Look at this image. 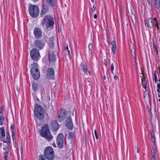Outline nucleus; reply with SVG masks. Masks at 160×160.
Returning <instances> with one entry per match:
<instances>
[{
	"instance_id": "nucleus-56",
	"label": "nucleus",
	"mask_w": 160,
	"mask_h": 160,
	"mask_svg": "<svg viewBox=\"0 0 160 160\" xmlns=\"http://www.w3.org/2000/svg\"><path fill=\"white\" fill-rule=\"evenodd\" d=\"M52 145H53V146L54 147H56V145L55 144V143H54L52 144Z\"/></svg>"
},
{
	"instance_id": "nucleus-17",
	"label": "nucleus",
	"mask_w": 160,
	"mask_h": 160,
	"mask_svg": "<svg viewBox=\"0 0 160 160\" xmlns=\"http://www.w3.org/2000/svg\"><path fill=\"white\" fill-rule=\"evenodd\" d=\"M48 57L49 62H53L56 61V57L55 54L53 52L51 53H49L48 54Z\"/></svg>"
},
{
	"instance_id": "nucleus-28",
	"label": "nucleus",
	"mask_w": 160,
	"mask_h": 160,
	"mask_svg": "<svg viewBox=\"0 0 160 160\" xmlns=\"http://www.w3.org/2000/svg\"><path fill=\"white\" fill-rule=\"evenodd\" d=\"M89 53L91 54L92 53V50L93 49V45L92 44H89L88 45Z\"/></svg>"
},
{
	"instance_id": "nucleus-58",
	"label": "nucleus",
	"mask_w": 160,
	"mask_h": 160,
	"mask_svg": "<svg viewBox=\"0 0 160 160\" xmlns=\"http://www.w3.org/2000/svg\"><path fill=\"white\" fill-rule=\"evenodd\" d=\"M65 49H67V50H68V46L67 45V48Z\"/></svg>"
},
{
	"instance_id": "nucleus-25",
	"label": "nucleus",
	"mask_w": 160,
	"mask_h": 160,
	"mask_svg": "<svg viewBox=\"0 0 160 160\" xmlns=\"http://www.w3.org/2000/svg\"><path fill=\"white\" fill-rule=\"evenodd\" d=\"M0 133L2 137H5V127L4 126L0 128Z\"/></svg>"
},
{
	"instance_id": "nucleus-41",
	"label": "nucleus",
	"mask_w": 160,
	"mask_h": 160,
	"mask_svg": "<svg viewBox=\"0 0 160 160\" xmlns=\"http://www.w3.org/2000/svg\"><path fill=\"white\" fill-rule=\"evenodd\" d=\"M148 2V5L150 7H151L152 6V3H151V2H150V0H147Z\"/></svg>"
},
{
	"instance_id": "nucleus-60",
	"label": "nucleus",
	"mask_w": 160,
	"mask_h": 160,
	"mask_svg": "<svg viewBox=\"0 0 160 160\" xmlns=\"http://www.w3.org/2000/svg\"><path fill=\"white\" fill-rule=\"evenodd\" d=\"M103 79H106V77L105 76H104L103 77Z\"/></svg>"
},
{
	"instance_id": "nucleus-64",
	"label": "nucleus",
	"mask_w": 160,
	"mask_h": 160,
	"mask_svg": "<svg viewBox=\"0 0 160 160\" xmlns=\"http://www.w3.org/2000/svg\"><path fill=\"white\" fill-rule=\"evenodd\" d=\"M155 82L156 83L157 82V81H155Z\"/></svg>"
},
{
	"instance_id": "nucleus-12",
	"label": "nucleus",
	"mask_w": 160,
	"mask_h": 160,
	"mask_svg": "<svg viewBox=\"0 0 160 160\" xmlns=\"http://www.w3.org/2000/svg\"><path fill=\"white\" fill-rule=\"evenodd\" d=\"M51 130L53 131H56L59 129V125L55 120H52L50 123Z\"/></svg>"
},
{
	"instance_id": "nucleus-3",
	"label": "nucleus",
	"mask_w": 160,
	"mask_h": 160,
	"mask_svg": "<svg viewBox=\"0 0 160 160\" xmlns=\"http://www.w3.org/2000/svg\"><path fill=\"white\" fill-rule=\"evenodd\" d=\"M42 129L40 132L41 135L45 138L48 141H51L53 138L51 135L48 124H44L42 127Z\"/></svg>"
},
{
	"instance_id": "nucleus-26",
	"label": "nucleus",
	"mask_w": 160,
	"mask_h": 160,
	"mask_svg": "<svg viewBox=\"0 0 160 160\" xmlns=\"http://www.w3.org/2000/svg\"><path fill=\"white\" fill-rule=\"evenodd\" d=\"M160 0H155L154 5L155 7L158 9L160 7Z\"/></svg>"
},
{
	"instance_id": "nucleus-52",
	"label": "nucleus",
	"mask_w": 160,
	"mask_h": 160,
	"mask_svg": "<svg viewBox=\"0 0 160 160\" xmlns=\"http://www.w3.org/2000/svg\"><path fill=\"white\" fill-rule=\"evenodd\" d=\"M154 20H155V22L156 23H158V21L157 20V19L156 18H154Z\"/></svg>"
},
{
	"instance_id": "nucleus-50",
	"label": "nucleus",
	"mask_w": 160,
	"mask_h": 160,
	"mask_svg": "<svg viewBox=\"0 0 160 160\" xmlns=\"http://www.w3.org/2000/svg\"><path fill=\"white\" fill-rule=\"evenodd\" d=\"M114 78L115 79H119L118 77L117 76H114Z\"/></svg>"
},
{
	"instance_id": "nucleus-4",
	"label": "nucleus",
	"mask_w": 160,
	"mask_h": 160,
	"mask_svg": "<svg viewBox=\"0 0 160 160\" xmlns=\"http://www.w3.org/2000/svg\"><path fill=\"white\" fill-rule=\"evenodd\" d=\"M6 140L7 141V145H5L4 147L3 148V149L5 151L3 153V154H4L3 159L4 160H8L7 158L9 155V149L10 145V136L8 132L6 133Z\"/></svg>"
},
{
	"instance_id": "nucleus-2",
	"label": "nucleus",
	"mask_w": 160,
	"mask_h": 160,
	"mask_svg": "<svg viewBox=\"0 0 160 160\" xmlns=\"http://www.w3.org/2000/svg\"><path fill=\"white\" fill-rule=\"evenodd\" d=\"M41 24L43 27L45 26L48 29L50 30L52 29L54 24L53 18L50 16H46L42 20Z\"/></svg>"
},
{
	"instance_id": "nucleus-32",
	"label": "nucleus",
	"mask_w": 160,
	"mask_h": 160,
	"mask_svg": "<svg viewBox=\"0 0 160 160\" xmlns=\"http://www.w3.org/2000/svg\"><path fill=\"white\" fill-rule=\"evenodd\" d=\"M81 66L82 67V69L83 70L84 69L87 68V65L86 64H81Z\"/></svg>"
},
{
	"instance_id": "nucleus-20",
	"label": "nucleus",
	"mask_w": 160,
	"mask_h": 160,
	"mask_svg": "<svg viewBox=\"0 0 160 160\" xmlns=\"http://www.w3.org/2000/svg\"><path fill=\"white\" fill-rule=\"evenodd\" d=\"M46 2L52 7H55L56 3V0H46Z\"/></svg>"
},
{
	"instance_id": "nucleus-35",
	"label": "nucleus",
	"mask_w": 160,
	"mask_h": 160,
	"mask_svg": "<svg viewBox=\"0 0 160 160\" xmlns=\"http://www.w3.org/2000/svg\"><path fill=\"white\" fill-rule=\"evenodd\" d=\"M14 126L13 124H12L10 127V129L11 132H14Z\"/></svg>"
},
{
	"instance_id": "nucleus-7",
	"label": "nucleus",
	"mask_w": 160,
	"mask_h": 160,
	"mask_svg": "<svg viewBox=\"0 0 160 160\" xmlns=\"http://www.w3.org/2000/svg\"><path fill=\"white\" fill-rule=\"evenodd\" d=\"M67 115V111L64 109H62L57 114V119L59 122L63 121Z\"/></svg>"
},
{
	"instance_id": "nucleus-62",
	"label": "nucleus",
	"mask_w": 160,
	"mask_h": 160,
	"mask_svg": "<svg viewBox=\"0 0 160 160\" xmlns=\"http://www.w3.org/2000/svg\"><path fill=\"white\" fill-rule=\"evenodd\" d=\"M0 146H2V143H0Z\"/></svg>"
},
{
	"instance_id": "nucleus-49",
	"label": "nucleus",
	"mask_w": 160,
	"mask_h": 160,
	"mask_svg": "<svg viewBox=\"0 0 160 160\" xmlns=\"http://www.w3.org/2000/svg\"><path fill=\"white\" fill-rule=\"evenodd\" d=\"M151 136H154V132L152 130L151 131Z\"/></svg>"
},
{
	"instance_id": "nucleus-43",
	"label": "nucleus",
	"mask_w": 160,
	"mask_h": 160,
	"mask_svg": "<svg viewBox=\"0 0 160 160\" xmlns=\"http://www.w3.org/2000/svg\"><path fill=\"white\" fill-rule=\"evenodd\" d=\"M4 107L3 106H2V107H0V111L2 112L3 111H4Z\"/></svg>"
},
{
	"instance_id": "nucleus-61",
	"label": "nucleus",
	"mask_w": 160,
	"mask_h": 160,
	"mask_svg": "<svg viewBox=\"0 0 160 160\" xmlns=\"http://www.w3.org/2000/svg\"><path fill=\"white\" fill-rule=\"evenodd\" d=\"M2 111H0V114L2 113Z\"/></svg>"
},
{
	"instance_id": "nucleus-48",
	"label": "nucleus",
	"mask_w": 160,
	"mask_h": 160,
	"mask_svg": "<svg viewBox=\"0 0 160 160\" xmlns=\"http://www.w3.org/2000/svg\"><path fill=\"white\" fill-rule=\"evenodd\" d=\"M12 137H15V132H12Z\"/></svg>"
},
{
	"instance_id": "nucleus-47",
	"label": "nucleus",
	"mask_w": 160,
	"mask_h": 160,
	"mask_svg": "<svg viewBox=\"0 0 160 160\" xmlns=\"http://www.w3.org/2000/svg\"><path fill=\"white\" fill-rule=\"evenodd\" d=\"M142 77L141 76V77L142 78L141 80H143L142 78H143V79H144L145 78V74H142Z\"/></svg>"
},
{
	"instance_id": "nucleus-45",
	"label": "nucleus",
	"mask_w": 160,
	"mask_h": 160,
	"mask_svg": "<svg viewBox=\"0 0 160 160\" xmlns=\"http://www.w3.org/2000/svg\"><path fill=\"white\" fill-rule=\"evenodd\" d=\"M104 63L106 66H107V61L106 59H105L104 60Z\"/></svg>"
},
{
	"instance_id": "nucleus-27",
	"label": "nucleus",
	"mask_w": 160,
	"mask_h": 160,
	"mask_svg": "<svg viewBox=\"0 0 160 160\" xmlns=\"http://www.w3.org/2000/svg\"><path fill=\"white\" fill-rule=\"evenodd\" d=\"M5 121L3 115H0V125L1 126H2L4 124V121Z\"/></svg>"
},
{
	"instance_id": "nucleus-5",
	"label": "nucleus",
	"mask_w": 160,
	"mask_h": 160,
	"mask_svg": "<svg viewBox=\"0 0 160 160\" xmlns=\"http://www.w3.org/2000/svg\"><path fill=\"white\" fill-rule=\"evenodd\" d=\"M44 155L45 157L48 160H54V152L51 147H48L46 148Z\"/></svg>"
},
{
	"instance_id": "nucleus-59",
	"label": "nucleus",
	"mask_w": 160,
	"mask_h": 160,
	"mask_svg": "<svg viewBox=\"0 0 160 160\" xmlns=\"http://www.w3.org/2000/svg\"><path fill=\"white\" fill-rule=\"evenodd\" d=\"M92 3H94V0H91Z\"/></svg>"
},
{
	"instance_id": "nucleus-8",
	"label": "nucleus",
	"mask_w": 160,
	"mask_h": 160,
	"mask_svg": "<svg viewBox=\"0 0 160 160\" xmlns=\"http://www.w3.org/2000/svg\"><path fill=\"white\" fill-rule=\"evenodd\" d=\"M64 136L62 133H60L58 135L57 138V144L58 148H62L63 147Z\"/></svg>"
},
{
	"instance_id": "nucleus-14",
	"label": "nucleus",
	"mask_w": 160,
	"mask_h": 160,
	"mask_svg": "<svg viewBox=\"0 0 160 160\" xmlns=\"http://www.w3.org/2000/svg\"><path fill=\"white\" fill-rule=\"evenodd\" d=\"M33 33L35 37L36 38L39 39L42 38V31L39 28L37 27L34 28Z\"/></svg>"
},
{
	"instance_id": "nucleus-37",
	"label": "nucleus",
	"mask_w": 160,
	"mask_h": 160,
	"mask_svg": "<svg viewBox=\"0 0 160 160\" xmlns=\"http://www.w3.org/2000/svg\"><path fill=\"white\" fill-rule=\"evenodd\" d=\"M153 48L155 49V50L156 51L157 54H158V50L157 48V47L155 45V44H153Z\"/></svg>"
},
{
	"instance_id": "nucleus-57",
	"label": "nucleus",
	"mask_w": 160,
	"mask_h": 160,
	"mask_svg": "<svg viewBox=\"0 0 160 160\" xmlns=\"http://www.w3.org/2000/svg\"><path fill=\"white\" fill-rule=\"evenodd\" d=\"M137 152L138 153L139 152V150L138 148H137Z\"/></svg>"
},
{
	"instance_id": "nucleus-55",
	"label": "nucleus",
	"mask_w": 160,
	"mask_h": 160,
	"mask_svg": "<svg viewBox=\"0 0 160 160\" xmlns=\"http://www.w3.org/2000/svg\"><path fill=\"white\" fill-rule=\"evenodd\" d=\"M12 139L13 141H14L15 139V137H12Z\"/></svg>"
},
{
	"instance_id": "nucleus-22",
	"label": "nucleus",
	"mask_w": 160,
	"mask_h": 160,
	"mask_svg": "<svg viewBox=\"0 0 160 160\" xmlns=\"http://www.w3.org/2000/svg\"><path fill=\"white\" fill-rule=\"evenodd\" d=\"M147 81H142V84L143 87L144 88V90H143L144 92L147 91Z\"/></svg>"
},
{
	"instance_id": "nucleus-38",
	"label": "nucleus",
	"mask_w": 160,
	"mask_h": 160,
	"mask_svg": "<svg viewBox=\"0 0 160 160\" xmlns=\"http://www.w3.org/2000/svg\"><path fill=\"white\" fill-rule=\"evenodd\" d=\"M155 25V26L157 28L158 31H159V26L158 25V22L156 23Z\"/></svg>"
},
{
	"instance_id": "nucleus-42",
	"label": "nucleus",
	"mask_w": 160,
	"mask_h": 160,
	"mask_svg": "<svg viewBox=\"0 0 160 160\" xmlns=\"http://www.w3.org/2000/svg\"><path fill=\"white\" fill-rule=\"evenodd\" d=\"M154 80H158V78H157V75L155 72L154 74Z\"/></svg>"
},
{
	"instance_id": "nucleus-31",
	"label": "nucleus",
	"mask_w": 160,
	"mask_h": 160,
	"mask_svg": "<svg viewBox=\"0 0 160 160\" xmlns=\"http://www.w3.org/2000/svg\"><path fill=\"white\" fill-rule=\"evenodd\" d=\"M45 158L43 155H40L39 156L38 160H46Z\"/></svg>"
},
{
	"instance_id": "nucleus-16",
	"label": "nucleus",
	"mask_w": 160,
	"mask_h": 160,
	"mask_svg": "<svg viewBox=\"0 0 160 160\" xmlns=\"http://www.w3.org/2000/svg\"><path fill=\"white\" fill-rule=\"evenodd\" d=\"M144 22L146 26L150 28H152L154 27V24L152 18H149L147 19L144 20Z\"/></svg>"
},
{
	"instance_id": "nucleus-46",
	"label": "nucleus",
	"mask_w": 160,
	"mask_h": 160,
	"mask_svg": "<svg viewBox=\"0 0 160 160\" xmlns=\"http://www.w3.org/2000/svg\"><path fill=\"white\" fill-rule=\"evenodd\" d=\"M91 10L92 12H94L95 10V8L94 6L93 7V8L91 9Z\"/></svg>"
},
{
	"instance_id": "nucleus-10",
	"label": "nucleus",
	"mask_w": 160,
	"mask_h": 160,
	"mask_svg": "<svg viewBox=\"0 0 160 160\" xmlns=\"http://www.w3.org/2000/svg\"><path fill=\"white\" fill-rule=\"evenodd\" d=\"M31 73L33 78L35 80H38L40 77V72L37 68H32L31 69Z\"/></svg>"
},
{
	"instance_id": "nucleus-39",
	"label": "nucleus",
	"mask_w": 160,
	"mask_h": 160,
	"mask_svg": "<svg viewBox=\"0 0 160 160\" xmlns=\"http://www.w3.org/2000/svg\"><path fill=\"white\" fill-rule=\"evenodd\" d=\"M94 131V134H95V135L96 138V139L98 140V136L97 135V132L96 130L95 129Z\"/></svg>"
},
{
	"instance_id": "nucleus-11",
	"label": "nucleus",
	"mask_w": 160,
	"mask_h": 160,
	"mask_svg": "<svg viewBox=\"0 0 160 160\" xmlns=\"http://www.w3.org/2000/svg\"><path fill=\"white\" fill-rule=\"evenodd\" d=\"M54 71L52 68H49L47 71L46 77L48 79H54Z\"/></svg>"
},
{
	"instance_id": "nucleus-53",
	"label": "nucleus",
	"mask_w": 160,
	"mask_h": 160,
	"mask_svg": "<svg viewBox=\"0 0 160 160\" xmlns=\"http://www.w3.org/2000/svg\"><path fill=\"white\" fill-rule=\"evenodd\" d=\"M67 51H68V55L69 56H70V50H68Z\"/></svg>"
},
{
	"instance_id": "nucleus-30",
	"label": "nucleus",
	"mask_w": 160,
	"mask_h": 160,
	"mask_svg": "<svg viewBox=\"0 0 160 160\" xmlns=\"http://www.w3.org/2000/svg\"><path fill=\"white\" fill-rule=\"evenodd\" d=\"M0 140L1 141L3 142L4 143H7V141L5 140V137H1L0 135Z\"/></svg>"
},
{
	"instance_id": "nucleus-44",
	"label": "nucleus",
	"mask_w": 160,
	"mask_h": 160,
	"mask_svg": "<svg viewBox=\"0 0 160 160\" xmlns=\"http://www.w3.org/2000/svg\"><path fill=\"white\" fill-rule=\"evenodd\" d=\"M83 70L85 73H86V74L88 72L87 68H86L84 69V70Z\"/></svg>"
},
{
	"instance_id": "nucleus-51",
	"label": "nucleus",
	"mask_w": 160,
	"mask_h": 160,
	"mask_svg": "<svg viewBox=\"0 0 160 160\" xmlns=\"http://www.w3.org/2000/svg\"><path fill=\"white\" fill-rule=\"evenodd\" d=\"M94 18L95 19H96L97 18V15L96 14H95L94 15Z\"/></svg>"
},
{
	"instance_id": "nucleus-36",
	"label": "nucleus",
	"mask_w": 160,
	"mask_h": 160,
	"mask_svg": "<svg viewBox=\"0 0 160 160\" xmlns=\"http://www.w3.org/2000/svg\"><path fill=\"white\" fill-rule=\"evenodd\" d=\"M151 139L152 143H154V144H155V138L154 136H151Z\"/></svg>"
},
{
	"instance_id": "nucleus-63",
	"label": "nucleus",
	"mask_w": 160,
	"mask_h": 160,
	"mask_svg": "<svg viewBox=\"0 0 160 160\" xmlns=\"http://www.w3.org/2000/svg\"><path fill=\"white\" fill-rule=\"evenodd\" d=\"M88 73H89V74H90V71H88Z\"/></svg>"
},
{
	"instance_id": "nucleus-33",
	"label": "nucleus",
	"mask_w": 160,
	"mask_h": 160,
	"mask_svg": "<svg viewBox=\"0 0 160 160\" xmlns=\"http://www.w3.org/2000/svg\"><path fill=\"white\" fill-rule=\"evenodd\" d=\"M160 81V83H158V84H157V92H160V81Z\"/></svg>"
},
{
	"instance_id": "nucleus-34",
	"label": "nucleus",
	"mask_w": 160,
	"mask_h": 160,
	"mask_svg": "<svg viewBox=\"0 0 160 160\" xmlns=\"http://www.w3.org/2000/svg\"><path fill=\"white\" fill-rule=\"evenodd\" d=\"M31 65L32 66V68H36L38 66V64L36 63L33 62V63L31 64Z\"/></svg>"
},
{
	"instance_id": "nucleus-19",
	"label": "nucleus",
	"mask_w": 160,
	"mask_h": 160,
	"mask_svg": "<svg viewBox=\"0 0 160 160\" xmlns=\"http://www.w3.org/2000/svg\"><path fill=\"white\" fill-rule=\"evenodd\" d=\"M109 44L112 45V50L113 54H114L116 52V42L115 40H114L112 42L109 43Z\"/></svg>"
},
{
	"instance_id": "nucleus-23",
	"label": "nucleus",
	"mask_w": 160,
	"mask_h": 160,
	"mask_svg": "<svg viewBox=\"0 0 160 160\" xmlns=\"http://www.w3.org/2000/svg\"><path fill=\"white\" fill-rule=\"evenodd\" d=\"M54 39L53 38L51 37L50 38V39L49 40V43L50 48H52L54 46Z\"/></svg>"
},
{
	"instance_id": "nucleus-6",
	"label": "nucleus",
	"mask_w": 160,
	"mask_h": 160,
	"mask_svg": "<svg viewBox=\"0 0 160 160\" xmlns=\"http://www.w3.org/2000/svg\"><path fill=\"white\" fill-rule=\"evenodd\" d=\"M29 11L30 15L33 18H36L39 15L38 7L37 5L30 4L29 6Z\"/></svg>"
},
{
	"instance_id": "nucleus-54",
	"label": "nucleus",
	"mask_w": 160,
	"mask_h": 160,
	"mask_svg": "<svg viewBox=\"0 0 160 160\" xmlns=\"http://www.w3.org/2000/svg\"><path fill=\"white\" fill-rule=\"evenodd\" d=\"M152 157L153 158V160H156V156H152Z\"/></svg>"
},
{
	"instance_id": "nucleus-13",
	"label": "nucleus",
	"mask_w": 160,
	"mask_h": 160,
	"mask_svg": "<svg viewBox=\"0 0 160 160\" xmlns=\"http://www.w3.org/2000/svg\"><path fill=\"white\" fill-rule=\"evenodd\" d=\"M35 47L38 49L41 50L43 48L44 44L43 41L40 39H37L34 42Z\"/></svg>"
},
{
	"instance_id": "nucleus-29",
	"label": "nucleus",
	"mask_w": 160,
	"mask_h": 160,
	"mask_svg": "<svg viewBox=\"0 0 160 160\" xmlns=\"http://www.w3.org/2000/svg\"><path fill=\"white\" fill-rule=\"evenodd\" d=\"M74 137L75 135L74 133L73 132H70L69 134L68 139L72 140Z\"/></svg>"
},
{
	"instance_id": "nucleus-15",
	"label": "nucleus",
	"mask_w": 160,
	"mask_h": 160,
	"mask_svg": "<svg viewBox=\"0 0 160 160\" xmlns=\"http://www.w3.org/2000/svg\"><path fill=\"white\" fill-rule=\"evenodd\" d=\"M65 124L66 127L68 128L71 130L72 129L73 124L71 117H69L67 118L66 120Z\"/></svg>"
},
{
	"instance_id": "nucleus-18",
	"label": "nucleus",
	"mask_w": 160,
	"mask_h": 160,
	"mask_svg": "<svg viewBox=\"0 0 160 160\" xmlns=\"http://www.w3.org/2000/svg\"><path fill=\"white\" fill-rule=\"evenodd\" d=\"M48 10V6L46 5H43L42 7V8L41 12L40 14V16L42 17L47 13Z\"/></svg>"
},
{
	"instance_id": "nucleus-40",
	"label": "nucleus",
	"mask_w": 160,
	"mask_h": 160,
	"mask_svg": "<svg viewBox=\"0 0 160 160\" xmlns=\"http://www.w3.org/2000/svg\"><path fill=\"white\" fill-rule=\"evenodd\" d=\"M114 65H113V64L112 63L111 65V70L112 72H113V70H114Z\"/></svg>"
},
{
	"instance_id": "nucleus-24",
	"label": "nucleus",
	"mask_w": 160,
	"mask_h": 160,
	"mask_svg": "<svg viewBox=\"0 0 160 160\" xmlns=\"http://www.w3.org/2000/svg\"><path fill=\"white\" fill-rule=\"evenodd\" d=\"M32 88L33 90L36 92L38 89V86L37 83L33 81L32 83Z\"/></svg>"
},
{
	"instance_id": "nucleus-1",
	"label": "nucleus",
	"mask_w": 160,
	"mask_h": 160,
	"mask_svg": "<svg viewBox=\"0 0 160 160\" xmlns=\"http://www.w3.org/2000/svg\"><path fill=\"white\" fill-rule=\"evenodd\" d=\"M34 114L37 118L40 121L42 120L44 118V109L42 106L36 104L34 107Z\"/></svg>"
},
{
	"instance_id": "nucleus-9",
	"label": "nucleus",
	"mask_w": 160,
	"mask_h": 160,
	"mask_svg": "<svg viewBox=\"0 0 160 160\" xmlns=\"http://www.w3.org/2000/svg\"><path fill=\"white\" fill-rule=\"evenodd\" d=\"M30 56L32 58L34 61H38L40 57L38 50L36 48L32 49L30 52Z\"/></svg>"
},
{
	"instance_id": "nucleus-21",
	"label": "nucleus",
	"mask_w": 160,
	"mask_h": 160,
	"mask_svg": "<svg viewBox=\"0 0 160 160\" xmlns=\"http://www.w3.org/2000/svg\"><path fill=\"white\" fill-rule=\"evenodd\" d=\"M152 156H156V152L157 151V148L155 144L152 147Z\"/></svg>"
}]
</instances>
